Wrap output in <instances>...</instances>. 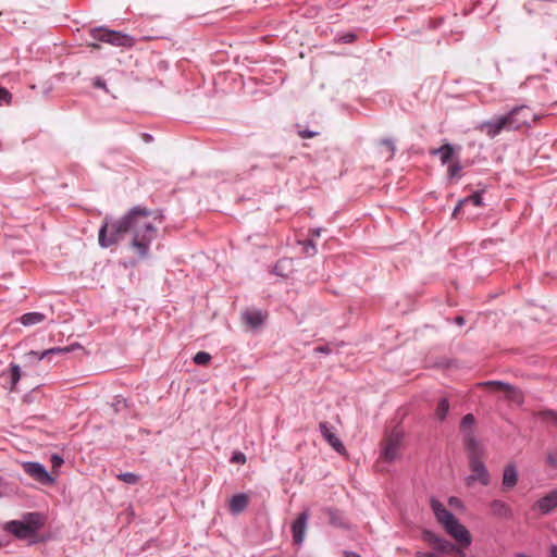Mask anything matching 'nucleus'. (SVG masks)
<instances>
[{"instance_id": "45", "label": "nucleus", "mask_w": 557, "mask_h": 557, "mask_svg": "<svg viewBox=\"0 0 557 557\" xmlns=\"http://www.w3.org/2000/svg\"><path fill=\"white\" fill-rule=\"evenodd\" d=\"M41 314L37 312V315H36V319H37V323L41 321Z\"/></svg>"}, {"instance_id": "31", "label": "nucleus", "mask_w": 557, "mask_h": 557, "mask_svg": "<svg viewBox=\"0 0 557 557\" xmlns=\"http://www.w3.org/2000/svg\"><path fill=\"white\" fill-rule=\"evenodd\" d=\"M461 172V165L459 162H455L448 166V173L450 177H459Z\"/></svg>"}, {"instance_id": "37", "label": "nucleus", "mask_w": 557, "mask_h": 557, "mask_svg": "<svg viewBox=\"0 0 557 557\" xmlns=\"http://www.w3.org/2000/svg\"><path fill=\"white\" fill-rule=\"evenodd\" d=\"M94 86L97 88H102L104 90H108L106 83L101 78H96L94 82Z\"/></svg>"}, {"instance_id": "47", "label": "nucleus", "mask_w": 557, "mask_h": 557, "mask_svg": "<svg viewBox=\"0 0 557 557\" xmlns=\"http://www.w3.org/2000/svg\"><path fill=\"white\" fill-rule=\"evenodd\" d=\"M352 38H354V35H350L349 37H347V40L350 41V40H352Z\"/></svg>"}, {"instance_id": "1", "label": "nucleus", "mask_w": 557, "mask_h": 557, "mask_svg": "<svg viewBox=\"0 0 557 557\" xmlns=\"http://www.w3.org/2000/svg\"><path fill=\"white\" fill-rule=\"evenodd\" d=\"M161 223L162 214L159 211L134 207L123 218L102 225L99 231V244L109 247L128 234L132 237L131 247L134 252L140 258H146L151 242L157 237L156 224Z\"/></svg>"}, {"instance_id": "46", "label": "nucleus", "mask_w": 557, "mask_h": 557, "mask_svg": "<svg viewBox=\"0 0 557 557\" xmlns=\"http://www.w3.org/2000/svg\"><path fill=\"white\" fill-rule=\"evenodd\" d=\"M352 38H354V35H350L349 37H347V40L350 41V40H352Z\"/></svg>"}, {"instance_id": "25", "label": "nucleus", "mask_w": 557, "mask_h": 557, "mask_svg": "<svg viewBox=\"0 0 557 557\" xmlns=\"http://www.w3.org/2000/svg\"><path fill=\"white\" fill-rule=\"evenodd\" d=\"M116 478L127 484H137L139 482V475L133 472L120 473Z\"/></svg>"}, {"instance_id": "36", "label": "nucleus", "mask_w": 557, "mask_h": 557, "mask_svg": "<svg viewBox=\"0 0 557 557\" xmlns=\"http://www.w3.org/2000/svg\"><path fill=\"white\" fill-rule=\"evenodd\" d=\"M25 471L30 474L35 475V462H28L25 465Z\"/></svg>"}, {"instance_id": "35", "label": "nucleus", "mask_w": 557, "mask_h": 557, "mask_svg": "<svg viewBox=\"0 0 557 557\" xmlns=\"http://www.w3.org/2000/svg\"><path fill=\"white\" fill-rule=\"evenodd\" d=\"M298 135L301 138H312L318 135V133L311 132V131H299Z\"/></svg>"}, {"instance_id": "43", "label": "nucleus", "mask_w": 557, "mask_h": 557, "mask_svg": "<svg viewBox=\"0 0 557 557\" xmlns=\"http://www.w3.org/2000/svg\"><path fill=\"white\" fill-rule=\"evenodd\" d=\"M88 46L94 48V49H99L100 48V46L97 42H91Z\"/></svg>"}, {"instance_id": "6", "label": "nucleus", "mask_w": 557, "mask_h": 557, "mask_svg": "<svg viewBox=\"0 0 557 557\" xmlns=\"http://www.w3.org/2000/svg\"><path fill=\"white\" fill-rule=\"evenodd\" d=\"M510 131L519 129L534 121V114L529 107L521 106L512 109L506 114Z\"/></svg>"}, {"instance_id": "49", "label": "nucleus", "mask_w": 557, "mask_h": 557, "mask_svg": "<svg viewBox=\"0 0 557 557\" xmlns=\"http://www.w3.org/2000/svg\"><path fill=\"white\" fill-rule=\"evenodd\" d=\"M36 523H37V528L39 527V519L37 518L36 520Z\"/></svg>"}, {"instance_id": "30", "label": "nucleus", "mask_w": 557, "mask_h": 557, "mask_svg": "<svg viewBox=\"0 0 557 557\" xmlns=\"http://www.w3.org/2000/svg\"><path fill=\"white\" fill-rule=\"evenodd\" d=\"M545 420H549L553 423L557 424V412L553 410H545L539 413Z\"/></svg>"}, {"instance_id": "44", "label": "nucleus", "mask_w": 557, "mask_h": 557, "mask_svg": "<svg viewBox=\"0 0 557 557\" xmlns=\"http://www.w3.org/2000/svg\"><path fill=\"white\" fill-rule=\"evenodd\" d=\"M548 461H549L550 463L555 465V463H556V457H554V456H549V457H548Z\"/></svg>"}, {"instance_id": "29", "label": "nucleus", "mask_w": 557, "mask_h": 557, "mask_svg": "<svg viewBox=\"0 0 557 557\" xmlns=\"http://www.w3.org/2000/svg\"><path fill=\"white\" fill-rule=\"evenodd\" d=\"M21 377L20 368L17 366H12L11 368V389H14L15 384Z\"/></svg>"}, {"instance_id": "27", "label": "nucleus", "mask_w": 557, "mask_h": 557, "mask_svg": "<svg viewBox=\"0 0 557 557\" xmlns=\"http://www.w3.org/2000/svg\"><path fill=\"white\" fill-rule=\"evenodd\" d=\"M474 423V417L471 413L466 414L460 423V428L462 431H467L470 429Z\"/></svg>"}, {"instance_id": "5", "label": "nucleus", "mask_w": 557, "mask_h": 557, "mask_svg": "<svg viewBox=\"0 0 557 557\" xmlns=\"http://www.w3.org/2000/svg\"><path fill=\"white\" fill-rule=\"evenodd\" d=\"M404 432L401 430H393L382 444V458L385 461H393L399 457Z\"/></svg>"}, {"instance_id": "18", "label": "nucleus", "mask_w": 557, "mask_h": 557, "mask_svg": "<svg viewBox=\"0 0 557 557\" xmlns=\"http://www.w3.org/2000/svg\"><path fill=\"white\" fill-rule=\"evenodd\" d=\"M242 317L244 322L252 329L259 327L264 321V315L260 310H246Z\"/></svg>"}, {"instance_id": "26", "label": "nucleus", "mask_w": 557, "mask_h": 557, "mask_svg": "<svg viewBox=\"0 0 557 557\" xmlns=\"http://www.w3.org/2000/svg\"><path fill=\"white\" fill-rule=\"evenodd\" d=\"M210 360L211 356L206 351H199L194 356V362L199 366H207Z\"/></svg>"}, {"instance_id": "34", "label": "nucleus", "mask_w": 557, "mask_h": 557, "mask_svg": "<svg viewBox=\"0 0 557 557\" xmlns=\"http://www.w3.org/2000/svg\"><path fill=\"white\" fill-rule=\"evenodd\" d=\"M232 462L245 463L246 462V456L243 453H236L232 457Z\"/></svg>"}, {"instance_id": "21", "label": "nucleus", "mask_w": 557, "mask_h": 557, "mask_svg": "<svg viewBox=\"0 0 557 557\" xmlns=\"http://www.w3.org/2000/svg\"><path fill=\"white\" fill-rule=\"evenodd\" d=\"M433 154H438L442 163H447L454 154V147L449 144H445L442 147L434 149L432 151Z\"/></svg>"}, {"instance_id": "42", "label": "nucleus", "mask_w": 557, "mask_h": 557, "mask_svg": "<svg viewBox=\"0 0 557 557\" xmlns=\"http://www.w3.org/2000/svg\"><path fill=\"white\" fill-rule=\"evenodd\" d=\"M456 323H457V324H459V325H461V324H463V323H465V319H463L462 317H457V318H456Z\"/></svg>"}, {"instance_id": "17", "label": "nucleus", "mask_w": 557, "mask_h": 557, "mask_svg": "<svg viewBox=\"0 0 557 557\" xmlns=\"http://www.w3.org/2000/svg\"><path fill=\"white\" fill-rule=\"evenodd\" d=\"M518 483V473L517 469L513 465H507L503 472V487L505 490H510L515 487Z\"/></svg>"}, {"instance_id": "32", "label": "nucleus", "mask_w": 557, "mask_h": 557, "mask_svg": "<svg viewBox=\"0 0 557 557\" xmlns=\"http://www.w3.org/2000/svg\"><path fill=\"white\" fill-rule=\"evenodd\" d=\"M470 545H461L460 543H457L455 552L451 555H455L457 557H467L465 549L468 548Z\"/></svg>"}, {"instance_id": "14", "label": "nucleus", "mask_w": 557, "mask_h": 557, "mask_svg": "<svg viewBox=\"0 0 557 557\" xmlns=\"http://www.w3.org/2000/svg\"><path fill=\"white\" fill-rule=\"evenodd\" d=\"M320 431L322 433L323 438L339 454L345 451V446L341 442V440L332 432L329 424L326 422H321Z\"/></svg>"}, {"instance_id": "9", "label": "nucleus", "mask_w": 557, "mask_h": 557, "mask_svg": "<svg viewBox=\"0 0 557 557\" xmlns=\"http://www.w3.org/2000/svg\"><path fill=\"white\" fill-rule=\"evenodd\" d=\"M444 529L457 543H460L461 545H471L472 537L470 532L457 520V518L451 520Z\"/></svg>"}, {"instance_id": "8", "label": "nucleus", "mask_w": 557, "mask_h": 557, "mask_svg": "<svg viewBox=\"0 0 557 557\" xmlns=\"http://www.w3.org/2000/svg\"><path fill=\"white\" fill-rule=\"evenodd\" d=\"M478 129L485 133L490 138H494L503 131H510V127L506 115H502L492 121L481 123Z\"/></svg>"}, {"instance_id": "10", "label": "nucleus", "mask_w": 557, "mask_h": 557, "mask_svg": "<svg viewBox=\"0 0 557 557\" xmlns=\"http://www.w3.org/2000/svg\"><path fill=\"white\" fill-rule=\"evenodd\" d=\"M422 539L429 545H431L434 549H436L441 553H444V554L451 555L455 552V548L457 545V543L454 544L443 537H440L438 535H436L435 533H433L429 530L423 531Z\"/></svg>"}, {"instance_id": "33", "label": "nucleus", "mask_w": 557, "mask_h": 557, "mask_svg": "<svg viewBox=\"0 0 557 557\" xmlns=\"http://www.w3.org/2000/svg\"><path fill=\"white\" fill-rule=\"evenodd\" d=\"M22 323L25 325H30L35 323V312L26 313L22 317Z\"/></svg>"}, {"instance_id": "4", "label": "nucleus", "mask_w": 557, "mask_h": 557, "mask_svg": "<svg viewBox=\"0 0 557 557\" xmlns=\"http://www.w3.org/2000/svg\"><path fill=\"white\" fill-rule=\"evenodd\" d=\"M479 386L482 388H486L493 393H502L504 394L505 399L508 401L521 405L523 403V394L522 392L508 383L502 381H487L479 383Z\"/></svg>"}, {"instance_id": "48", "label": "nucleus", "mask_w": 557, "mask_h": 557, "mask_svg": "<svg viewBox=\"0 0 557 557\" xmlns=\"http://www.w3.org/2000/svg\"><path fill=\"white\" fill-rule=\"evenodd\" d=\"M283 263V261H280L277 265H275V269H278V267Z\"/></svg>"}, {"instance_id": "12", "label": "nucleus", "mask_w": 557, "mask_h": 557, "mask_svg": "<svg viewBox=\"0 0 557 557\" xmlns=\"http://www.w3.org/2000/svg\"><path fill=\"white\" fill-rule=\"evenodd\" d=\"M308 517V511H304L292 524L293 540L296 544L304 542Z\"/></svg>"}, {"instance_id": "23", "label": "nucleus", "mask_w": 557, "mask_h": 557, "mask_svg": "<svg viewBox=\"0 0 557 557\" xmlns=\"http://www.w3.org/2000/svg\"><path fill=\"white\" fill-rule=\"evenodd\" d=\"M448 410H449L448 400L446 398L441 399L436 407V417L440 420H444L448 413Z\"/></svg>"}, {"instance_id": "7", "label": "nucleus", "mask_w": 557, "mask_h": 557, "mask_svg": "<svg viewBox=\"0 0 557 557\" xmlns=\"http://www.w3.org/2000/svg\"><path fill=\"white\" fill-rule=\"evenodd\" d=\"M52 469L47 472L45 467L37 462V483L42 485H53L59 476V468L63 465L64 460L59 455H52L50 458Z\"/></svg>"}, {"instance_id": "38", "label": "nucleus", "mask_w": 557, "mask_h": 557, "mask_svg": "<svg viewBox=\"0 0 557 557\" xmlns=\"http://www.w3.org/2000/svg\"><path fill=\"white\" fill-rule=\"evenodd\" d=\"M314 350L321 354H329L331 351V349L327 346H319Z\"/></svg>"}, {"instance_id": "16", "label": "nucleus", "mask_w": 557, "mask_h": 557, "mask_svg": "<svg viewBox=\"0 0 557 557\" xmlns=\"http://www.w3.org/2000/svg\"><path fill=\"white\" fill-rule=\"evenodd\" d=\"M535 506L543 515L550 512L557 507V491H553L539 499Z\"/></svg>"}, {"instance_id": "3", "label": "nucleus", "mask_w": 557, "mask_h": 557, "mask_svg": "<svg viewBox=\"0 0 557 557\" xmlns=\"http://www.w3.org/2000/svg\"><path fill=\"white\" fill-rule=\"evenodd\" d=\"M89 36L100 42L109 44L115 47L131 48L135 45V39L121 32L111 30L106 27L91 28Z\"/></svg>"}, {"instance_id": "41", "label": "nucleus", "mask_w": 557, "mask_h": 557, "mask_svg": "<svg viewBox=\"0 0 557 557\" xmlns=\"http://www.w3.org/2000/svg\"><path fill=\"white\" fill-rule=\"evenodd\" d=\"M552 557H557V546H553L550 549Z\"/></svg>"}, {"instance_id": "22", "label": "nucleus", "mask_w": 557, "mask_h": 557, "mask_svg": "<svg viewBox=\"0 0 557 557\" xmlns=\"http://www.w3.org/2000/svg\"><path fill=\"white\" fill-rule=\"evenodd\" d=\"M381 154L386 159H392L395 153V146L391 139H382L381 143Z\"/></svg>"}, {"instance_id": "19", "label": "nucleus", "mask_w": 557, "mask_h": 557, "mask_svg": "<svg viewBox=\"0 0 557 557\" xmlns=\"http://www.w3.org/2000/svg\"><path fill=\"white\" fill-rule=\"evenodd\" d=\"M249 504V498L246 494H236L230 499V510L233 513L244 511Z\"/></svg>"}, {"instance_id": "13", "label": "nucleus", "mask_w": 557, "mask_h": 557, "mask_svg": "<svg viewBox=\"0 0 557 557\" xmlns=\"http://www.w3.org/2000/svg\"><path fill=\"white\" fill-rule=\"evenodd\" d=\"M431 508L438 523H441L443 528H445L451 520L456 518L450 511H448L445 508V506L441 502L434 498L431 499Z\"/></svg>"}, {"instance_id": "28", "label": "nucleus", "mask_w": 557, "mask_h": 557, "mask_svg": "<svg viewBox=\"0 0 557 557\" xmlns=\"http://www.w3.org/2000/svg\"><path fill=\"white\" fill-rule=\"evenodd\" d=\"M12 99V95L8 89L0 87V107L4 104H10Z\"/></svg>"}, {"instance_id": "11", "label": "nucleus", "mask_w": 557, "mask_h": 557, "mask_svg": "<svg viewBox=\"0 0 557 557\" xmlns=\"http://www.w3.org/2000/svg\"><path fill=\"white\" fill-rule=\"evenodd\" d=\"M5 530L18 539H26L33 534L34 524L32 522L10 521L5 524Z\"/></svg>"}, {"instance_id": "39", "label": "nucleus", "mask_w": 557, "mask_h": 557, "mask_svg": "<svg viewBox=\"0 0 557 557\" xmlns=\"http://www.w3.org/2000/svg\"><path fill=\"white\" fill-rule=\"evenodd\" d=\"M344 557H361V556L356 554V553H354V552L345 550L344 552Z\"/></svg>"}, {"instance_id": "2", "label": "nucleus", "mask_w": 557, "mask_h": 557, "mask_svg": "<svg viewBox=\"0 0 557 557\" xmlns=\"http://www.w3.org/2000/svg\"><path fill=\"white\" fill-rule=\"evenodd\" d=\"M465 446L471 471V474L466 478V484L471 486L475 482H480L484 486L488 485L490 473L483 462L486 455L484 446L475 438L472 432L465 435Z\"/></svg>"}, {"instance_id": "15", "label": "nucleus", "mask_w": 557, "mask_h": 557, "mask_svg": "<svg viewBox=\"0 0 557 557\" xmlns=\"http://www.w3.org/2000/svg\"><path fill=\"white\" fill-rule=\"evenodd\" d=\"M491 513L497 518L509 519L512 517V510L508 504L503 500L495 499L490 504Z\"/></svg>"}, {"instance_id": "24", "label": "nucleus", "mask_w": 557, "mask_h": 557, "mask_svg": "<svg viewBox=\"0 0 557 557\" xmlns=\"http://www.w3.org/2000/svg\"><path fill=\"white\" fill-rule=\"evenodd\" d=\"M75 348V346H70V347H64V348H51V349H47L45 350L40 357H37V359H44L46 358L47 356L49 355H60V354H65V352H69V351H72L73 349Z\"/></svg>"}, {"instance_id": "40", "label": "nucleus", "mask_w": 557, "mask_h": 557, "mask_svg": "<svg viewBox=\"0 0 557 557\" xmlns=\"http://www.w3.org/2000/svg\"><path fill=\"white\" fill-rule=\"evenodd\" d=\"M459 503H460L459 499L456 497H450V499H449V504L451 506L458 505Z\"/></svg>"}, {"instance_id": "20", "label": "nucleus", "mask_w": 557, "mask_h": 557, "mask_svg": "<svg viewBox=\"0 0 557 557\" xmlns=\"http://www.w3.org/2000/svg\"><path fill=\"white\" fill-rule=\"evenodd\" d=\"M467 203H472L474 207H481L483 205L481 193H474L471 196L459 201L458 206L454 210V216H456L460 209Z\"/></svg>"}]
</instances>
